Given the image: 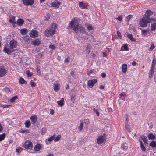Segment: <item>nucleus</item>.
Wrapping results in <instances>:
<instances>
[{
    "label": "nucleus",
    "instance_id": "obj_38",
    "mask_svg": "<svg viewBox=\"0 0 156 156\" xmlns=\"http://www.w3.org/2000/svg\"><path fill=\"white\" fill-rule=\"evenodd\" d=\"M61 137V136L60 135H58L55 139L54 141L55 142L58 141L60 140Z\"/></svg>",
    "mask_w": 156,
    "mask_h": 156
},
{
    "label": "nucleus",
    "instance_id": "obj_13",
    "mask_svg": "<svg viewBox=\"0 0 156 156\" xmlns=\"http://www.w3.org/2000/svg\"><path fill=\"white\" fill-rule=\"evenodd\" d=\"M6 73V70L3 67L0 68V77L3 76Z\"/></svg>",
    "mask_w": 156,
    "mask_h": 156
},
{
    "label": "nucleus",
    "instance_id": "obj_27",
    "mask_svg": "<svg viewBox=\"0 0 156 156\" xmlns=\"http://www.w3.org/2000/svg\"><path fill=\"white\" fill-rule=\"evenodd\" d=\"M86 27L87 29L89 30H91L93 29L92 26L91 25L89 24H86Z\"/></svg>",
    "mask_w": 156,
    "mask_h": 156
},
{
    "label": "nucleus",
    "instance_id": "obj_25",
    "mask_svg": "<svg viewBox=\"0 0 156 156\" xmlns=\"http://www.w3.org/2000/svg\"><path fill=\"white\" fill-rule=\"evenodd\" d=\"M27 31V30L26 29H21L20 30V32L23 35H25Z\"/></svg>",
    "mask_w": 156,
    "mask_h": 156
},
{
    "label": "nucleus",
    "instance_id": "obj_15",
    "mask_svg": "<svg viewBox=\"0 0 156 156\" xmlns=\"http://www.w3.org/2000/svg\"><path fill=\"white\" fill-rule=\"evenodd\" d=\"M30 119L32 122V123L35 124L37 120V118L36 115L32 116L31 117Z\"/></svg>",
    "mask_w": 156,
    "mask_h": 156
},
{
    "label": "nucleus",
    "instance_id": "obj_39",
    "mask_svg": "<svg viewBox=\"0 0 156 156\" xmlns=\"http://www.w3.org/2000/svg\"><path fill=\"white\" fill-rule=\"evenodd\" d=\"M83 123L82 122H81L80 124V126L78 127V129L80 131H81L83 128Z\"/></svg>",
    "mask_w": 156,
    "mask_h": 156
},
{
    "label": "nucleus",
    "instance_id": "obj_21",
    "mask_svg": "<svg viewBox=\"0 0 156 156\" xmlns=\"http://www.w3.org/2000/svg\"><path fill=\"white\" fill-rule=\"evenodd\" d=\"M127 65L126 64H124L122 65V71L124 73H126L127 71Z\"/></svg>",
    "mask_w": 156,
    "mask_h": 156
},
{
    "label": "nucleus",
    "instance_id": "obj_58",
    "mask_svg": "<svg viewBox=\"0 0 156 156\" xmlns=\"http://www.w3.org/2000/svg\"><path fill=\"white\" fill-rule=\"evenodd\" d=\"M3 128L2 127L1 124L0 123V132L2 131L3 130Z\"/></svg>",
    "mask_w": 156,
    "mask_h": 156
},
{
    "label": "nucleus",
    "instance_id": "obj_8",
    "mask_svg": "<svg viewBox=\"0 0 156 156\" xmlns=\"http://www.w3.org/2000/svg\"><path fill=\"white\" fill-rule=\"evenodd\" d=\"M22 1L23 4L27 6L32 5L34 2V0H22Z\"/></svg>",
    "mask_w": 156,
    "mask_h": 156
},
{
    "label": "nucleus",
    "instance_id": "obj_11",
    "mask_svg": "<svg viewBox=\"0 0 156 156\" xmlns=\"http://www.w3.org/2000/svg\"><path fill=\"white\" fill-rule=\"evenodd\" d=\"M38 33L35 30H33L30 32V37L32 38H35L38 37Z\"/></svg>",
    "mask_w": 156,
    "mask_h": 156
},
{
    "label": "nucleus",
    "instance_id": "obj_48",
    "mask_svg": "<svg viewBox=\"0 0 156 156\" xmlns=\"http://www.w3.org/2000/svg\"><path fill=\"white\" fill-rule=\"evenodd\" d=\"M11 105H2L1 107H3L4 108H7L8 107H9Z\"/></svg>",
    "mask_w": 156,
    "mask_h": 156
},
{
    "label": "nucleus",
    "instance_id": "obj_43",
    "mask_svg": "<svg viewBox=\"0 0 156 156\" xmlns=\"http://www.w3.org/2000/svg\"><path fill=\"white\" fill-rule=\"evenodd\" d=\"M116 19L119 21H121L122 20V16H119V17L116 18Z\"/></svg>",
    "mask_w": 156,
    "mask_h": 156
},
{
    "label": "nucleus",
    "instance_id": "obj_10",
    "mask_svg": "<svg viewBox=\"0 0 156 156\" xmlns=\"http://www.w3.org/2000/svg\"><path fill=\"white\" fill-rule=\"evenodd\" d=\"M61 3L59 1H55L51 3V5L52 7L56 8H58Z\"/></svg>",
    "mask_w": 156,
    "mask_h": 156
},
{
    "label": "nucleus",
    "instance_id": "obj_24",
    "mask_svg": "<svg viewBox=\"0 0 156 156\" xmlns=\"http://www.w3.org/2000/svg\"><path fill=\"white\" fill-rule=\"evenodd\" d=\"M148 137L149 139L153 140L155 138V136L152 133H149L148 134Z\"/></svg>",
    "mask_w": 156,
    "mask_h": 156
},
{
    "label": "nucleus",
    "instance_id": "obj_18",
    "mask_svg": "<svg viewBox=\"0 0 156 156\" xmlns=\"http://www.w3.org/2000/svg\"><path fill=\"white\" fill-rule=\"evenodd\" d=\"M140 137L143 140V142L145 144H147V139L146 136H140Z\"/></svg>",
    "mask_w": 156,
    "mask_h": 156
},
{
    "label": "nucleus",
    "instance_id": "obj_54",
    "mask_svg": "<svg viewBox=\"0 0 156 156\" xmlns=\"http://www.w3.org/2000/svg\"><path fill=\"white\" fill-rule=\"evenodd\" d=\"M101 76L102 78H105L106 76V75L105 73H102L101 74Z\"/></svg>",
    "mask_w": 156,
    "mask_h": 156
},
{
    "label": "nucleus",
    "instance_id": "obj_3",
    "mask_svg": "<svg viewBox=\"0 0 156 156\" xmlns=\"http://www.w3.org/2000/svg\"><path fill=\"white\" fill-rule=\"evenodd\" d=\"M10 46L9 48H5L4 51L8 54L13 51V49L16 48L17 46V42L14 40H11L9 42Z\"/></svg>",
    "mask_w": 156,
    "mask_h": 156
},
{
    "label": "nucleus",
    "instance_id": "obj_28",
    "mask_svg": "<svg viewBox=\"0 0 156 156\" xmlns=\"http://www.w3.org/2000/svg\"><path fill=\"white\" fill-rule=\"evenodd\" d=\"M129 39L131 41H136L135 39L133 36L131 34H129L127 35Z\"/></svg>",
    "mask_w": 156,
    "mask_h": 156
},
{
    "label": "nucleus",
    "instance_id": "obj_45",
    "mask_svg": "<svg viewBox=\"0 0 156 156\" xmlns=\"http://www.w3.org/2000/svg\"><path fill=\"white\" fill-rule=\"evenodd\" d=\"M49 47L50 48L52 49H54L56 48V47L55 45H50L49 46Z\"/></svg>",
    "mask_w": 156,
    "mask_h": 156
},
{
    "label": "nucleus",
    "instance_id": "obj_46",
    "mask_svg": "<svg viewBox=\"0 0 156 156\" xmlns=\"http://www.w3.org/2000/svg\"><path fill=\"white\" fill-rule=\"evenodd\" d=\"M140 147H141V149L143 151H145L146 149V148H145V147H144V146L143 144H142L140 145Z\"/></svg>",
    "mask_w": 156,
    "mask_h": 156
},
{
    "label": "nucleus",
    "instance_id": "obj_23",
    "mask_svg": "<svg viewBox=\"0 0 156 156\" xmlns=\"http://www.w3.org/2000/svg\"><path fill=\"white\" fill-rule=\"evenodd\" d=\"M64 99L63 98H62V100L57 102L58 104L60 106L62 107L64 105Z\"/></svg>",
    "mask_w": 156,
    "mask_h": 156
},
{
    "label": "nucleus",
    "instance_id": "obj_30",
    "mask_svg": "<svg viewBox=\"0 0 156 156\" xmlns=\"http://www.w3.org/2000/svg\"><path fill=\"white\" fill-rule=\"evenodd\" d=\"M18 97L17 96H14L9 101L10 102L12 103L15 101L16 99H17Z\"/></svg>",
    "mask_w": 156,
    "mask_h": 156
},
{
    "label": "nucleus",
    "instance_id": "obj_20",
    "mask_svg": "<svg viewBox=\"0 0 156 156\" xmlns=\"http://www.w3.org/2000/svg\"><path fill=\"white\" fill-rule=\"evenodd\" d=\"M24 39V41L28 43H29L30 42V37L27 36L22 37Z\"/></svg>",
    "mask_w": 156,
    "mask_h": 156
},
{
    "label": "nucleus",
    "instance_id": "obj_2",
    "mask_svg": "<svg viewBox=\"0 0 156 156\" xmlns=\"http://www.w3.org/2000/svg\"><path fill=\"white\" fill-rule=\"evenodd\" d=\"M57 28L56 24L55 23L52 24L51 26L47 29L45 31V35L47 37L52 36L55 32V30Z\"/></svg>",
    "mask_w": 156,
    "mask_h": 156
},
{
    "label": "nucleus",
    "instance_id": "obj_51",
    "mask_svg": "<svg viewBox=\"0 0 156 156\" xmlns=\"http://www.w3.org/2000/svg\"><path fill=\"white\" fill-rule=\"evenodd\" d=\"M154 47L155 46H154V44H152L149 49L150 50H152L153 49H154Z\"/></svg>",
    "mask_w": 156,
    "mask_h": 156
},
{
    "label": "nucleus",
    "instance_id": "obj_36",
    "mask_svg": "<svg viewBox=\"0 0 156 156\" xmlns=\"http://www.w3.org/2000/svg\"><path fill=\"white\" fill-rule=\"evenodd\" d=\"M55 135H54L52 136L49 138L48 139V140L49 142H51V141H52L53 140H54V139L55 138Z\"/></svg>",
    "mask_w": 156,
    "mask_h": 156
},
{
    "label": "nucleus",
    "instance_id": "obj_57",
    "mask_svg": "<svg viewBox=\"0 0 156 156\" xmlns=\"http://www.w3.org/2000/svg\"><path fill=\"white\" fill-rule=\"evenodd\" d=\"M69 57H68L67 58H66L65 59V62H68L69 60Z\"/></svg>",
    "mask_w": 156,
    "mask_h": 156
},
{
    "label": "nucleus",
    "instance_id": "obj_14",
    "mask_svg": "<svg viewBox=\"0 0 156 156\" xmlns=\"http://www.w3.org/2000/svg\"><path fill=\"white\" fill-rule=\"evenodd\" d=\"M9 21L10 23H12V24L14 26V25L16 24V21L15 20V17L12 16H11L9 20Z\"/></svg>",
    "mask_w": 156,
    "mask_h": 156
},
{
    "label": "nucleus",
    "instance_id": "obj_60",
    "mask_svg": "<svg viewBox=\"0 0 156 156\" xmlns=\"http://www.w3.org/2000/svg\"><path fill=\"white\" fill-rule=\"evenodd\" d=\"M136 62L135 61H133L132 63L133 66H135L136 65Z\"/></svg>",
    "mask_w": 156,
    "mask_h": 156
},
{
    "label": "nucleus",
    "instance_id": "obj_35",
    "mask_svg": "<svg viewBox=\"0 0 156 156\" xmlns=\"http://www.w3.org/2000/svg\"><path fill=\"white\" fill-rule=\"evenodd\" d=\"M5 136V134L3 133L2 134L0 135V141H2L4 139Z\"/></svg>",
    "mask_w": 156,
    "mask_h": 156
},
{
    "label": "nucleus",
    "instance_id": "obj_26",
    "mask_svg": "<svg viewBox=\"0 0 156 156\" xmlns=\"http://www.w3.org/2000/svg\"><path fill=\"white\" fill-rule=\"evenodd\" d=\"M17 24L20 25H22L24 21L23 20L21 19H19L17 21Z\"/></svg>",
    "mask_w": 156,
    "mask_h": 156
},
{
    "label": "nucleus",
    "instance_id": "obj_64",
    "mask_svg": "<svg viewBox=\"0 0 156 156\" xmlns=\"http://www.w3.org/2000/svg\"><path fill=\"white\" fill-rule=\"evenodd\" d=\"M16 151L18 153L20 151V149L19 148H16Z\"/></svg>",
    "mask_w": 156,
    "mask_h": 156
},
{
    "label": "nucleus",
    "instance_id": "obj_61",
    "mask_svg": "<svg viewBox=\"0 0 156 156\" xmlns=\"http://www.w3.org/2000/svg\"><path fill=\"white\" fill-rule=\"evenodd\" d=\"M70 74L71 76H73L74 75V72L73 71H72L71 72Z\"/></svg>",
    "mask_w": 156,
    "mask_h": 156
},
{
    "label": "nucleus",
    "instance_id": "obj_32",
    "mask_svg": "<svg viewBox=\"0 0 156 156\" xmlns=\"http://www.w3.org/2000/svg\"><path fill=\"white\" fill-rule=\"evenodd\" d=\"M156 29V23L152 24L151 25V30L154 31Z\"/></svg>",
    "mask_w": 156,
    "mask_h": 156
},
{
    "label": "nucleus",
    "instance_id": "obj_7",
    "mask_svg": "<svg viewBox=\"0 0 156 156\" xmlns=\"http://www.w3.org/2000/svg\"><path fill=\"white\" fill-rule=\"evenodd\" d=\"M24 147L26 149H31L33 145L31 142L30 141H27L23 144Z\"/></svg>",
    "mask_w": 156,
    "mask_h": 156
},
{
    "label": "nucleus",
    "instance_id": "obj_22",
    "mask_svg": "<svg viewBox=\"0 0 156 156\" xmlns=\"http://www.w3.org/2000/svg\"><path fill=\"white\" fill-rule=\"evenodd\" d=\"M79 6L83 9H85L87 8V5L85 4H84L83 2H80L79 3Z\"/></svg>",
    "mask_w": 156,
    "mask_h": 156
},
{
    "label": "nucleus",
    "instance_id": "obj_19",
    "mask_svg": "<svg viewBox=\"0 0 156 156\" xmlns=\"http://www.w3.org/2000/svg\"><path fill=\"white\" fill-rule=\"evenodd\" d=\"M41 148V146L40 144H38L35 147L34 149L35 151H38Z\"/></svg>",
    "mask_w": 156,
    "mask_h": 156
},
{
    "label": "nucleus",
    "instance_id": "obj_5",
    "mask_svg": "<svg viewBox=\"0 0 156 156\" xmlns=\"http://www.w3.org/2000/svg\"><path fill=\"white\" fill-rule=\"evenodd\" d=\"M156 63V61L155 59H153L152 63L150 70L149 71V77L150 78L152 77V75L154 72V65Z\"/></svg>",
    "mask_w": 156,
    "mask_h": 156
},
{
    "label": "nucleus",
    "instance_id": "obj_29",
    "mask_svg": "<svg viewBox=\"0 0 156 156\" xmlns=\"http://www.w3.org/2000/svg\"><path fill=\"white\" fill-rule=\"evenodd\" d=\"M25 124L26 127L29 128L31 125L30 122V121L27 120L25 122Z\"/></svg>",
    "mask_w": 156,
    "mask_h": 156
},
{
    "label": "nucleus",
    "instance_id": "obj_4",
    "mask_svg": "<svg viewBox=\"0 0 156 156\" xmlns=\"http://www.w3.org/2000/svg\"><path fill=\"white\" fill-rule=\"evenodd\" d=\"M151 22L150 20H149L147 18L143 17L140 21V25L142 27H145L147 25V23Z\"/></svg>",
    "mask_w": 156,
    "mask_h": 156
},
{
    "label": "nucleus",
    "instance_id": "obj_59",
    "mask_svg": "<svg viewBox=\"0 0 156 156\" xmlns=\"http://www.w3.org/2000/svg\"><path fill=\"white\" fill-rule=\"evenodd\" d=\"M108 111L110 112H112V109L111 108H108Z\"/></svg>",
    "mask_w": 156,
    "mask_h": 156
},
{
    "label": "nucleus",
    "instance_id": "obj_47",
    "mask_svg": "<svg viewBox=\"0 0 156 156\" xmlns=\"http://www.w3.org/2000/svg\"><path fill=\"white\" fill-rule=\"evenodd\" d=\"M132 17V16L131 15H129L127 17V19L128 21H129L130 19Z\"/></svg>",
    "mask_w": 156,
    "mask_h": 156
},
{
    "label": "nucleus",
    "instance_id": "obj_62",
    "mask_svg": "<svg viewBox=\"0 0 156 156\" xmlns=\"http://www.w3.org/2000/svg\"><path fill=\"white\" fill-rule=\"evenodd\" d=\"M5 90L7 92H10V89L8 88H6L5 89Z\"/></svg>",
    "mask_w": 156,
    "mask_h": 156
},
{
    "label": "nucleus",
    "instance_id": "obj_63",
    "mask_svg": "<svg viewBox=\"0 0 156 156\" xmlns=\"http://www.w3.org/2000/svg\"><path fill=\"white\" fill-rule=\"evenodd\" d=\"M87 49H88V48H90V47H91L90 45V44H87Z\"/></svg>",
    "mask_w": 156,
    "mask_h": 156
},
{
    "label": "nucleus",
    "instance_id": "obj_12",
    "mask_svg": "<svg viewBox=\"0 0 156 156\" xmlns=\"http://www.w3.org/2000/svg\"><path fill=\"white\" fill-rule=\"evenodd\" d=\"M153 14V12L151 10H147L146 12V15L144 17H146L147 18H147L150 20V21H151V19H150L149 16L151 15H152Z\"/></svg>",
    "mask_w": 156,
    "mask_h": 156
},
{
    "label": "nucleus",
    "instance_id": "obj_9",
    "mask_svg": "<svg viewBox=\"0 0 156 156\" xmlns=\"http://www.w3.org/2000/svg\"><path fill=\"white\" fill-rule=\"evenodd\" d=\"M97 82V80L96 79L89 80L88 81L87 84L90 87H92Z\"/></svg>",
    "mask_w": 156,
    "mask_h": 156
},
{
    "label": "nucleus",
    "instance_id": "obj_42",
    "mask_svg": "<svg viewBox=\"0 0 156 156\" xmlns=\"http://www.w3.org/2000/svg\"><path fill=\"white\" fill-rule=\"evenodd\" d=\"M125 123H128L129 120V116L127 115H126L125 117Z\"/></svg>",
    "mask_w": 156,
    "mask_h": 156
},
{
    "label": "nucleus",
    "instance_id": "obj_55",
    "mask_svg": "<svg viewBox=\"0 0 156 156\" xmlns=\"http://www.w3.org/2000/svg\"><path fill=\"white\" fill-rule=\"evenodd\" d=\"M123 47L124 49L125 50H126L128 48L127 45L126 44L123 45Z\"/></svg>",
    "mask_w": 156,
    "mask_h": 156
},
{
    "label": "nucleus",
    "instance_id": "obj_6",
    "mask_svg": "<svg viewBox=\"0 0 156 156\" xmlns=\"http://www.w3.org/2000/svg\"><path fill=\"white\" fill-rule=\"evenodd\" d=\"M103 135V136L101 135L99 136L98 138H97V142L98 144H101L105 142V134H104Z\"/></svg>",
    "mask_w": 156,
    "mask_h": 156
},
{
    "label": "nucleus",
    "instance_id": "obj_56",
    "mask_svg": "<svg viewBox=\"0 0 156 156\" xmlns=\"http://www.w3.org/2000/svg\"><path fill=\"white\" fill-rule=\"evenodd\" d=\"M50 114H51V115H52L54 114V111L53 109H50Z\"/></svg>",
    "mask_w": 156,
    "mask_h": 156
},
{
    "label": "nucleus",
    "instance_id": "obj_16",
    "mask_svg": "<svg viewBox=\"0 0 156 156\" xmlns=\"http://www.w3.org/2000/svg\"><path fill=\"white\" fill-rule=\"evenodd\" d=\"M40 43V41L39 39H36L32 41V44L34 46L38 45Z\"/></svg>",
    "mask_w": 156,
    "mask_h": 156
},
{
    "label": "nucleus",
    "instance_id": "obj_50",
    "mask_svg": "<svg viewBox=\"0 0 156 156\" xmlns=\"http://www.w3.org/2000/svg\"><path fill=\"white\" fill-rule=\"evenodd\" d=\"M74 97H75L74 95H72L71 96V100L73 101V102H74L75 101Z\"/></svg>",
    "mask_w": 156,
    "mask_h": 156
},
{
    "label": "nucleus",
    "instance_id": "obj_37",
    "mask_svg": "<svg viewBox=\"0 0 156 156\" xmlns=\"http://www.w3.org/2000/svg\"><path fill=\"white\" fill-rule=\"evenodd\" d=\"M125 128L129 132H130L129 127L128 123H125Z\"/></svg>",
    "mask_w": 156,
    "mask_h": 156
},
{
    "label": "nucleus",
    "instance_id": "obj_53",
    "mask_svg": "<svg viewBox=\"0 0 156 156\" xmlns=\"http://www.w3.org/2000/svg\"><path fill=\"white\" fill-rule=\"evenodd\" d=\"M36 85V83H34V82H31V87H35Z\"/></svg>",
    "mask_w": 156,
    "mask_h": 156
},
{
    "label": "nucleus",
    "instance_id": "obj_49",
    "mask_svg": "<svg viewBox=\"0 0 156 156\" xmlns=\"http://www.w3.org/2000/svg\"><path fill=\"white\" fill-rule=\"evenodd\" d=\"M46 131V129L44 128H43L41 129L42 133L43 134L45 133Z\"/></svg>",
    "mask_w": 156,
    "mask_h": 156
},
{
    "label": "nucleus",
    "instance_id": "obj_31",
    "mask_svg": "<svg viewBox=\"0 0 156 156\" xmlns=\"http://www.w3.org/2000/svg\"><path fill=\"white\" fill-rule=\"evenodd\" d=\"M19 82L21 84H22L25 83H27V82L25 81L23 78L21 77L20 78V79Z\"/></svg>",
    "mask_w": 156,
    "mask_h": 156
},
{
    "label": "nucleus",
    "instance_id": "obj_52",
    "mask_svg": "<svg viewBox=\"0 0 156 156\" xmlns=\"http://www.w3.org/2000/svg\"><path fill=\"white\" fill-rule=\"evenodd\" d=\"M142 32L143 35H145L146 34V32H147V31L145 30H142Z\"/></svg>",
    "mask_w": 156,
    "mask_h": 156
},
{
    "label": "nucleus",
    "instance_id": "obj_44",
    "mask_svg": "<svg viewBox=\"0 0 156 156\" xmlns=\"http://www.w3.org/2000/svg\"><path fill=\"white\" fill-rule=\"evenodd\" d=\"M117 34L118 37L120 39H121L122 38V36L121 35L120 32H119V31H118L117 32Z\"/></svg>",
    "mask_w": 156,
    "mask_h": 156
},
{
    "label": "nucleus",
    "instance_id": "obj_33",
    "mask_svg": "<svg viewBox=\"0 0 156 156\" xmlns=\"http://www.w3.org/2000/svg\"><path fill=\"white\" fill-rule=\"evenodd\" d=\"M150 146L152 147H156V142L155 141H152L150 143Z\"/></svg>",
    "mask_w": 156,
    "mask_h": 156
},
{
    "label": "nucleus",
    "instance_id": "obj_40",
    "mask_svg": "<svg viewBox=\"0 0 156 156\" xmlns=\"http://www.w3.org/2000/svg\"><path fill=\"white\" fill-rule=\"evenodd\" d=\"M26 73L28 77H31L32 74L30 73V72L29 70H27L26 71Z\"/></svg>",
    "mask_w": 156,
    "mask_h": 156
},
{
    "label": "nucleus",
    "instance_id": "obj_17",
    "mask_svg": "<svg viewBox=\"0 0 156 156\" xmlns=\"http://www.w3.org/2000/svg\"><path fill=\"white\" fill-rule=\"evenodd\" d=\"M54 89L55 91H58L59 90L60 85L58 83H56L54 85Z\"/></svg>",
    "mask_w": 156,
    "mask_h": 156
},
{
    "label": "nucleus",
    "instance_id": "obj_34",
    "mask_svg": "<svg viewBox=\"0 0 156 156\" xmlns=\"http://www.w3.org/2000/svg\"><path fill=\"white\" fill-rule=\"evenodd\" d=\"M121 147L124 150H126L127 149V144L125 143L122 144Z\"/></svg>",
    "mask_w": 156,
    "mask_h": 156
},
{
    "label": "nucleus",
    "instance_id": "obj_41",
    "mask_svg": "<svg viewBox=\"0 0 156 156\" xmlns=\"http://www.w3.org/2000/svg\"><path fill=\"white\" fill-rule=\"evenodd\" d=\"M93 110L94 111V112L96 113V114L97 115V116H99V112H98V109H95L94 108H93Z\"/></svg>",
    "mask_w": 156,
    "mask_h": 156
},
{
    "label": "nucleus",
    "instance_id": "obj_1",
    "mask_svg": "<svg viewBox=\"0 0 156 156\" xmlns=\"http://www.w3.org/2000/svg\"><path fill=\"white\" fill-rule=\"evenodd\" d=\"M69 27L76 33H79V36L82 40H87L89 37L88 33L85 30V28L80 24H79L76 19L72 20Z\"/></svg>",
    "mask_w": 156,
    "mask_h": 156
}]
</instances>
